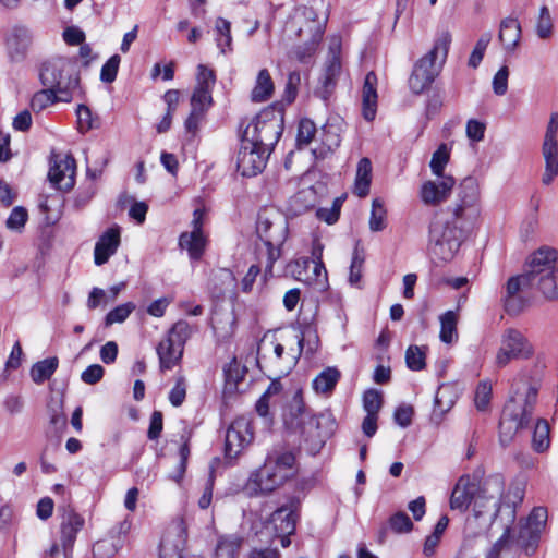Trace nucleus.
Instances as JSON below:
<instances>
[{"label":"nucleus","instance_id":"45","mask_svg":"<svg viewBox=\"0 0 558 558\" xmlns=\"http://www.w3.org/2000/svg\"><path fill=\"white\" fill-rule=\"evenodd\" d=\"M211 104V89L195 87L193 95L191 97L192 109H198L197 111L205 113L209 109Z\"/></svg>","mask_w":558,"mask_h":558},{"label":"nucleus","instance_id":"1","mask_svg":"<svg viewBox=\"0 0 558 558\" xmlns=\"http://www.w3.org/2000/svg\"><path fill=\"white\" fill-rule=\"evenodd\" d=\"M481 189L474 177L464 178L451 211L438 213L429 226L428 252L433 260L449 262L460 248L464 233L481 215Z\"/></svg>","mask_w":558,"mask_h":558},{"label":"nucleus","instance_id":"12","mask_svg":"<svg viewBox=\"0 0 558 558\" xmlns=\"http://www.w3.org/2000/svg\"><path fill=\"white\" fill-rule=\"evenodd\" d=\"M287 29L300 39L320 41L325 22L320 21L313 8L298 9L287 24Z\"/></svg>","mask_w":558,"mask_h":558},{"label":"nucleus","instance_id":"26","mask_svg":"<svg viewBox=\"0 0 558 558\" xmlns=\"http://www.w3.org/2000/svg\"><path fill=\"white\" fill-rule=\"evenodd\" d=\"M340 132V124L336 120H328L318 132L316 141L319 142V145L313 148L314 156L316 158H325L339 147L341 142Z\"/></svg>","mask_w":558,"mask_h":558},{"label":"nucleus","instance_id":"64","mask_svg":"<svg viewBox=\"0 0 558 558\" xmlns=\"http://www.w3.org/2000/svg\"><path fill=\"white\" fill-rule=\"evenodd\" d=\"M62 36L64 41L71 46H77L85 41V33L76 26L66 27Z\"/></svg>","mask_w":558,"mask_h":558},{"label":"nucleus","instance_id":"9","mask_svg":"<svg viewBox=\"0 0 558 558\" xmlns=\"http://www.w3.org/2000/svg\"><path fill=\"white\" fill-rule=\"evenodd\" d=\"M193 329L186 320L177 322L168 331L157 348L160 371L172 369L182 359L183 348L191 337Z\"/></svg>","mask_w":558,"mask_h":558},{"label":"nucleus","instance_id":"31","mask_svg":"<svg viewBox=\"0 0 558 558\" xmlns=\"http://www.w3.org/2000/svg\"><path fill=\"white\" fill-rule=\"evenodd\" d=\"M372 182V162L368 158L364 157L360 159L357 167H356V173H355V180H354V189L353 192L359 197H365L369 193Z\"/></svg>","mask_w":558,"mask_h":558},{"label":"nucleus","instance_id":"27","mask_svg":"<svg viewBox=\"0 0 558 558\" xmlns=\"http://www.w3.org/2000/svg\"><path fill=\"white\" fill-rule=\"evenodd\" d=\"M120 245V230L118 227L109 228L105 231L95 244L94 260L100 266L116 254Z\"/></svg>","mask_w":558,"mask_h":558},{"label":"nucleus","instance_id":"54","mask_svg":"<svg viewBox=\"0 0 558 558\" xmlns=\"http://www.w3.org/2000/svg\"><path fill=\"white\" fill-rule=\"evenodd\" d=\"M492 385L488 381H481L475 390L474 402L480 411H485L490 402Z\"/></svg>","mask_w":558,"mask_h":558},{"label":"nucleus","instance_id":"49","mask_svg":"<svg viewBox=\"0 0 558 558\" xmlns=\"http://www.w3.org/2000/svg\"><path fill=\"white\" fill-rule=\"evenodd\" d=\"M364 259V251L356 245L353 251L349 275V282L352 286H356L361 280Z\"/></svg>","mask_w":558,"mask_h":558},{"label":"nucleus","instance_id":"15","mask_svg":"<svg viewBox=\"0 0 558 558\" xmlns=\"http://www.w3.org/2000/svg\"><path fill=\"white\" fill-rule=\"evenodd\" d=\"M253 440L252 421L246 416L235 418L226 433L225 451L229 459H235Z\"/></svg>","mask_w":558,"mask_h":558},{"label":"nucleus","instance_id":"34","mask_svg":"<svg viewBox=\"0 0 558 558\" xmlns=\"http://www.w3.org/2000/svg\"><path fill=\"white\" fill-rule=\"evenodd\" d=\"M340 372L336 367H327L313 380V389L317 393H330L340 379Z\"/></svg>","mask_w":558,"mask_h":558},{"label":"nucleus","instance_id":"40","mask_svg":"<svg viewBox=\"0 0 558 558\" xmlns=\"http://www.w3.org/2000/svg\"><path fill=\"white\" fill-rule=\"evenodd\" d=\"M60 100V94L57 90V88L53 87H46L43 90L37 92L31 101L32 109L34 111H41L46 109L47 107L56 104Z\"/></svg>","mask_w":558,"mask_h":558},{"label":"nucleus","instance_id":"13","mask_svg":"<svg viewBox=\"0 0 558 558\" xmlns=\"http://www.w3.org/2000/svg\"><path fill=\"white\" fill-rule=\"evenodd\" d=\"M256 232L264 244H283L288 234V223L276 210L264 209L258 214Z\"/></svg>","mask_w":558,"mask_h":558},{"label":"nucleus","instance_id":"4","mask_svg":"<svg viewBox=\"0 0 558 558\" xmlns=\"http://www.w3.org/2000/svg\"><path fill=\"white\" fill-rule=\"evenodd\" d=\"M537 400V389L526 383L513 385L512 395L504 407L499 422L500 440L509 442L513 435L525 428L533 415Z\"/></svg>","mask_w":558,"mask_h":558},{"label":"nucleus","instance_id":"58","mask_svg":"<svg viewBox=\"0 0 558 558\" xmlns=\"http://www.w3.org/2000/svg\"><path fill=\"white\" fill-rule=\"evenodd\" d=\"M196 87L209 88L211 89L216 82V76L214 70L209 69L204 64H199L197 66V75H196Z\"/></svg>","mask_w":558,"mask_h":558},{"label":"nucleus","instance_id":"59","mask_svg":"<svg viewBox=\"0 0 558 558\" xmlns=\"http://www.w3.org/2000/svg\"><path fill=\"white\" fill-rule=\"evenodd\" d=\"M508 77H509L508 68L506 65L501 66L493 78V89L496 95L502 96L507 93Z\"/></svg>","mask_w":558,"mask_h":558},{"label":"nucleus","instance_id":"36","mask_svg":"<svg viewBox=\"0 0 558 558\" xmlns=\"http://www.w3.org/2000/svg\"><path fill=\"white\" fill-rule=\"evenodd\" d=\"M191 436H192V432L189 430L187 428H183V432L180 436V439L182 441V444L180 446V450H179L180 462H179V465H178L175 472L169 475V478H171L175 483L181 482V480L183 478L185 471H186L187 460L190 457V445L189 444H190Z\"/></svg>","mask_w":558,"mask_h":558},{"label":"nucleus","instance_id":"19","mask_svg":"<svg viewBox=\"0 0 558 558\" xmlns=\"http://www.w3.org/2000/svg\"><path fill=\"white\" fill-rule=\"evenodd\" d=\"M547 510L543 507L534 508L529 514L525 524L521 527L519 538L522 541L524 551L534 554L542 532L547 522Z\"/></svg>","mask_w":558,"mask_h":558},{"label":"nucleus","instance_id":"51","mask_svg":"<svg viewBox=\"0 0 558 558\" xmlns=\"http://www.w3.org/2000/svg\"><path fill=\"white\" fill-rule=\"evenodd\" d=\"M383 405V396L378 390L369 389L363 395V408L366 414L377 415Z\"/></svg>","mask_w":558,"mask_h":558},{"label":"nucleus","instance_id":"48","mask_svg":"<svg viewBox=\"0 0 558 558\" xmlns=\"http://www.w3.org/2000/svg\"><path fill=\"white\" fill-rule=\"evenodd\" d=\"M553 20L547 7H542L536 23V34L541 39H548L553 35Z\"/></svg>","mask_w":558,"mask_h":558},{"label":"nucleus","instance_id":"28","mask_svg":"<svg viewBox=\"0 0 558 558\" xmlns=\"http://www.w3.org/2000/svg\"><path fill=\"white\" fill-rule=\"evenodd\" d=\"M377 76L368 72L362 88V113L365 120L373 121L377 111Z\"/></svg>","mask_w":558,"mask_h":558},{"label":"nucleus","instance_id":"38","mask_svg":"<svg viewBox=\"0 0 558 558\" xmlns=\"http://www.w3.org/2000/svg\"><path fill=\"white\" fill-rule=\"evenodd\" d=\"M439 338L444 343H452L458 338V315L453 311H447L440 316Z\"/></svg>","mask_w":558,"mask_h":558},{"label":"nucleus","instance_id":"53","mask_svg":"<svg viewBox=\"0 0 558 558\" xmlns=\"http://www.w3.org/2000/svg\"><path fill=\"white\" fill-rule=\"evenodd\" d=\"M303 45L295 48L293 54L301 63H307L311 61L315 52L317 51L320 41L302 39Z\"/></svg>","mask_w":558,"mask_h":558},{"label":"nucleus","instance_id":"33","mask_svg":"<svg viewBox=\"0 0 558 558\" xmlns=\"http://www.w3.org/2000/svg\"><path fill=\"white\" fill-rule=\"evenodd\" d=\"M485 558H518L517 550L510 541L509 527H506L502 535L492 545Z\"/></svg>","mask_w":558,"mask_h":558},{"label":"nucleus","instance_id":"24","mask_svg":"<svg viewBox=\"0 0 558 558\" xmlns=\"http://www.w3.org/2000/svg\"><path fill=\"white\" fill-rule=\"evenodd\" d=\"M32 44V34L25 26H14L5 38L7 56L12 63L25 60Z\"/></svg>","mask_w":558,"mask_h":558},{"label":"nucleus","instance_id":"10","mask_svg":"<svg viewBox=\"0 0 558 558\" xmlns=\"http://www.w3.org/2000/svg\"><path fill=\"white\" fill-rule=\"evenodd\" d=\"M533 345L518 329L508 328L501 336V345L497 351L495 363L502 368L512 360H526L533 355Z\"/></svg>","mask_w":558,"mask_h":558},{"label":"nucleus","instance_id":"47","mask_svg":"<svg viewBox=\"0 0 558 558\" xmlns=\"http://www.w3.org/2000/svg\"><path fill=\"white\" fill-rule=\"evenodd\" d=\"M27 219H28L27 210L22 206H16L10 213V215L5 221V226L9 230L20 233L24 229V226L27 222Z\"/></svg>","mask_w":558,"mask_h":558},{"label":"nucleus","instance_id":"8","mask_svg":"<svg viewBox=\"0 0 558 558\" xmlns=\"http://www.w3.org/2000/svg\"><path fill=\"white\" fill-rule=\"evenodd\" d=\"M283 131L282 116L267 110L253 119L244 129L242 137L256 146L271 151Z\"/></svg>","mask_w":558,"mask_h":558},{"label":"nucleus","instance_id":"43","mask_svg":"<svg viewBox=\"0 0 558 558\" xmlns=\"http://www.w3.org/2000/svg\"><path fill=\"white\" fill-rule=\"evenodd\" d=\"M426 349L418 345H410L405 351V363L411 371H422L425 367Z\"/></svg>","mask_w":558,"mask_h":558},{"label":"nucleus","instance_id":"35","mask_svg":"<svg viewBox=\"0 0 558 558\" xmlns=\"http://www.w3.org/2000/svg\"><path fill=\"white\" fill-rule=\"evenodd\" d=\"M59 361L57 357H48L35 363L31 368L32 380L40 385L48 380L57 371Z\"/></svg>","mask_w":558,"mask_h":558},{"label":"nucleus","instance_id":"25","mask_svg":"<svg viewBox=\"0 0 558 558\" xmlns=\"http://www.w3.org/2000/svg\"><path fill=\"white\" fill-rule=\"evenodd\" d=\"M340 43L335 39L330 46V57L326 62L323 76L320 78L322 87L315 93L324 100H327L336 86V82L341 72V62L339 58Z\"/></svg>","mask_w":558,"mask_h":558},{"label":"nucleus","instance_id":"11","mask_svg":"<svg viewBox=\"0 0 558 558\" xmlns=\"http://www.w3.org/2000/svg\"><path fill=\"white\" fill-rule=\"evenodd\" d=\"M286 271L295 280L312 286L317 291L322 292L328 288L327 270L323 260L310 258L293 260L287 265Z\"/></svg>","mask_w":558,"mask_h":558},{"label":"nucleus","instance_id":"32","mask_svg":"<svg viewBox=\"0 0 558 558\" xmlns=\"http://www.w3.org/2000/svg\"><path fill=\"white\" fill-rule=\"evenodd\" d=\"M275 90V85L270 73L267 69H262L256 77L255 86L252 90L251 97L255 102H263L268 100Z\"/></svg>","mask_w":558,"mask_h":558},{"label":"nucleus","instance_id":"16","mask_svg":"<svg viewBox=\"0 0 558 558\" xmlns=\"http://www.w3.org/2000/svg\"><path fill=\"white\" fill-rule=\"evenodd\" d=\"M284 426L294 433L305 435L316 424L312 412L305 407L301 392H296L283 414Z\"/></svg>","mask_w":558,"mask_h":558},{"label":"nucleus","instance_id":"7","mask_svg":"<svg viewBox=\"0 0 558 558\" xmlns=\"http://www.w3.org/2000/svg\"><path fill=\"white\" fill-rule=\"evenodd\" d=\"M557 258L556 250L543 246L534 252L529 260L532 287L551 300L558 298V267L555 265Z\"/></svg>","mask_w":558,"mask_h":558},{"label":"nucleus","instance_id":"21","mask_svg":"<svg viewBox=\"0 0 558 558\" xmlns=\"http://www.w3.org/2000/svg\"><path fill=\"white\" fill-rule=\"evenodd\" d=\"M75 160L71 156H54L48 172L50 182L60 191H69L75 183Z\"/></svg>","mask_w":558,"mask_h":558},{"label":"nucleus","instance_id":"3","mask_svg":"<svg viewBox=\"0 0 558 558\" xmlns=\"http://www.w3.org/2000/svg\"><path fill=\"white\" fill-rule=\"evenodd\" d=\"M294 464L295 457L291 451L272 450L263 466L250 475L244 486L245 493L248 496L271 494L294 475Z\"/></svg>","mask_w":558,"mask_h":558},{"label":"nucleus","instance_id":"6","mask_svg":"<svg viewBox=\"0 0 558 558\" xmlns=\"http://www.w3.org/2000/svg\"><path fill=\"white\" fill-rule=\"evenodd\" d=\"M39 78L45 87H53L60 94V100L69 102L78 89V76L70 59L54 57L41 64Z\"/></svg>","mask_w":558,"mask_h":558},{"label":"nucleus","instance_id":"55","mask_svg":"<svg viewBox=\"0 0 558 558\" xmlns=\"http://www.w3.org/2000/svg\"><path fill=\"white\" fill-rule=\"evenodd\" d=\"M186 397V383L183 376H178L169 392V401L173 407H180Z\"/></svg>","mask_w":558,"mask_h":558},{"label":"nucleus","instance_id":"61","mask_svg":"<svg viewBox=\"0 0 558 558\" xmlns=\"http://www.w3.org/2000/svg\"><path fill=\"white\" fill-rule=\"evenodd\" d=\"M78 129L81 132H87L94 128L92 111L85 105H80L76 110Z\"/></svg>","mask_w":558,"mask_h":558},{"label":"nucleus","instance_id":"39","mask_svg":"<svg viewBox=\"0 0 558 558\" xmlns=\"http://www.w3.org/2000/svg\"><path fill=\"white\" fill-rule=\"evenodd\" d=\"M215 29L218 34L216 38L217 46L221 53L232 50L231 24L223 17H218L215 23Z\"/></svg>","mask_w":558,"mask_h":558},{"label":"nucleus","instance_id":"46","mask_svg":"<svg viewBox=\"0 0 558 558\" xmlns=\"http://www.w3.org/2000/svg\"><path fill=\"white\" fill-rule=\"evenodd\" d=\"M490 40H492L490 33H484L481 35V37L478 38V40L475 44L473 51L470 54V58L468 61L469 66L476 69L480 65V63L482 62V60L484 58V53H485Z\"/></svg>","mask_w":558,"mask_h":558},{"label":"nucleus","instance_id":"41","mask_svg":"<svg viewBox=\"0 0 558 558\" xmlns=\"http://www.w3.org/2000/svg\"><path fill=\"white\" fill-rule=\"evenodd\" d=\"M549 445L548 422L546 420H538L533 432L532 447L536 452H544L549 448Z\"/></svg>","mask_w":558,"mask_h":558},{"label":"nucleus","instance_id":"23","mask_svg":"<svg viewBox=\"0 0 558 558\" xmlns=\"http://www.w3.org/2000/svg\"><path fill=\"white\" fill-rule=\"evenodd\" d=\"M296 514L294 505H284L272 512L260 533L268 535L292 534L295 530Z\"/></svg>","mask_w":558,"mask_h":558},{"label":"nucleus","instance_id":"50","mask_svg":"<svg viewBox=\"0 0 558 558\" xmlns=\"http://www.w3.org/2000/svg\"><path fill=\"white\" fill-rule=\"evenodd\" d=\"M318 137L315 123L310 119H302L299 123L298 144L308 145L314 138Z\"/></svg>","mask_w":558,"mask_h":558},{"label":"nucleus","instance_id":"2","mask_svg":"<svg viewBox=\"0 0 558 558\" xmlns=\"http://www.w3.org/2000/svg\"><path fill=\"white\" fill-rule=\"evenodd\" d=\"M505 482L500 475H492L480 481L476 475L460 476L450 496L451 510L465 512L470 506L475 519L490 524L497 517L501 505L509 509V515L514 518V509L523 499L520 487H511L504 496Z\"/></svg>","mask_w":558,"mask_h":558},{"label":"nucleus","instance_id":"14","mask_svg":"<svg viewBox=\"0 0 558 558\" xmlns=\"http://www.w3.org/2000/svg\"><path fill=\"white\" fill-rule=\"evenodd\" d=\"M270 151L242 137L236 155V168L243 177H254L263 171Z\"/></svg>","mask_w":558,"mask_h":558},{"label":"nucleus","instance_id":"52","mask_svg":"<svg viewBox=\"0 0 558 558\" xmlns=\"http://www.w3.org/2000/svg\"><path fill=\"white\" fill-rule=\"evenodd\" d=\"M135 305L132 302L121 304L110 311L106 316V325H112L116 323H123L129 315L134 311Z\"/></svg>","mask_w":558,"mask_h":558},{"label":"nucleus","instance_id":"17","mask_svg":"<svg viewBox=\"0 0 558 558\" xmlns=\"http://www.w3.org/2000/svg\"><path fill=\"white\" fill-rule=\"evenodd\" d=\"M532 287L531 270L527 267L524 274L511 277L506 284L502 296L504 306L508 314L518 315L526 306V300L521 292Z\"/></svg>","mask_w":558,"mask_h":558},{"label":"nucleus","instance_id":"62","mask_svg":"<svg viewBox=\"0 0 558 558\" xmlns=\"http://www.w3.org/2000/svg\"><path fill=\"white\" fill-rule=\"evenodd\" d=\"M105 374V369L99 364L89 365L81 375V379L88 385L98 383Z\"/></svg>","mask_w":558,"mask_h":558},{"label":"nucleus","instance_id":"37","mask_svg":"<svg viewBox=\"0 0 558 558\" xmlns=\"http://www.w3.org/2000/svg\"><path fill=\"white\" fill-rule=\"evenodd\" d=\"M450 147L442 143L439 145V147L434 151L429 167L432 170V173L437 177V179H442V177H450L449 174L445 173V168L449 163L450 160Z\"/></svg>","mask_w":558,"mask_h":558},{"label":"nucleus","instance_id":"44","mask_svg":"<svg viewBox=\"0 0 558 558\" xmlns=\"http://www.w3.org/2000/svg\"><path fill=\"white\" fill-rule=\"evenodd\" d=\"M386 209L384 203L379 198H375L372 203V211L369 217V229L373 232L381 231L386 228Z\"/></svg>","mask_w":558,"mask_h":558},{"label":"nucleus","instance_id":"56","mask_svg":"<svg viewBox=\"0 0 558 558\" xmlns=\"http://www.w3.org/2000/svg\"><path fill=\"white\" fill-rule=\"evenodd\" d=\"M389 525L396 533H408L413 529V523L404 512H397L389 519Z\"/></svg>","mask_w":558,"mask_h":558},{"label":"nucleus","instance_id":"18","mask_svg":"<svg viewBox=\"0 0 558 558\" xmlns=\"http://www.w3.org/2000/svg\"><path fill=\"white\" fill-rule=\"evenodd\" d=\"M61 513L60 521V542L62 550L68 557L71 555L76 536L85 525V519L76 512L71 506H64L59 509Z\"/></svg>","mask_w":558,"mask_h":558},{"label":"nucleus","instance_id":"57","mask_svg":"<svg viewBox=\"0 0 558 558\" xmlns=\"http://www.w3.org/2000/svg\"><path fill=\"white\" fill-rule=\"evenodd\" d=\"M119 64L120 57L118 54L112 56L101 68V81L105 83H112L117 77Z\"/></svg>","mask_w":558,"mask_h":558},{"label":"nucleus","instance_id":"29","mask_svg":"<svg viewBox=\"0 0 558 558\" xmlns=\"http://www.w3.org/2000/svg\"><path fill=\"white\" fill-rule=\"evenodd\" d=\"M498 38L506 51H514L521 39L520 23L512 17L502 20L500 23Z\"/></svg>","mask_w":558,"mask_h":558},{"label":"nucleus","instance_id":"30","mask_svg":"<svg viewBox=\"0 0 558 558\" xmlns=\"http://www.w3.org/2000/svg\"><path fill=\"white\" fill-rule=\"evenodd\" d=\"M243 544L238 534H223L217 539L214 558H236Z\"/></svg>","mask_w":558,"mask_h":558},{"label":"nucleus","instance_id":"22","mask_svg":"<svg viewBox=\"0 0 558 558\" xmlns=\"http://www.w3.org/2000/svg\"><path fill=\"white\" fill-rule=\"evenodd\" d=\"M454 185L453 177L425 181L420 189V198L424 205L438 206L449 198Z\"/></svg>","mask_w":558,"mask_h":558},{"label":"nucleus","instance_id":"60","mask_svg":"<svg viewBox=\"0 0 558 558\" xmlns=\"http://www.w3.org/2000/svg\"><path fill=\"white\" fill-rule=\"evenodd\" d=\"M162 428H163V416H162V413L160 411H154L151 416H150V422H149V428H148V432H147V437L150 440L158 439L160 437V435H161Z\"/></svg>","mask_w":558,"mask_h":558},{"label":"nucleus","instance_id":"42","mask_svg":"<svg viewBox=\"0 0 558 558\" xmlns=\"http://www.w3.org/2000/svg\"><path fill=\"white\" fill-rule=\"evenodd\" d=\"M121 548L119 538L109 537L97 541L93 546L94 558H112Z\"/></svg>","mask_w":558,"mask_h":558},{"label":"nucleus","instance_id":"63","mask_svg":"<svg viewBox=\"0 0 558 558\" xmlns=\"http://www.w3.org/2000/svg\"><path fill=\"white\" fill-rule=\"evenodd\" d=\"M485 129L483 122L471 119L466 123V136L474 142H480L484 138Z\"/></svg>","mask_w":558,"mask_h":558},{"label":"nucleus","instance_id":"20","mask_svg":"<svg viewBox=\"0 0 558 558\" xmlns=\"http://www.w3.org/2000/svg\"><path fill=\"white\" fill-rule=\"evenodd\" d=\"M204 210L197 208L193 213L192 231L183 232L179 239L181 248L186 250L193 259H198L204 253L206 238L203 233Z\"/></svg>","mask_w":558,"mask_h":558},{"label":"nucleus","instance_id":"5","mask_svg":"<svg viewBox=\"0 0 558 558\" xmlns=\"http://www.w3.org/2000/svg\"><path fill=\"white\" fill-rule=\"evenodd\" d=\"M451 40L449 31L440 32L433 48L415 63L409 78V87L414 94L427 89L439 74L447 60Z\"/></svg>","mask_w":558,"mask_h":558}]
</instances>
